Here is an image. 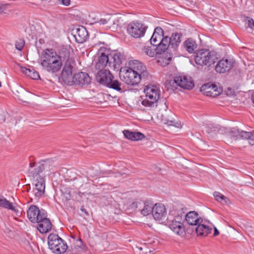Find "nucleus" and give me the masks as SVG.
<instances>
[{"instance_id":"obj_58","label":"nucleus","mask_w":254,"mask_h":254,"mask_svg":"<svg viewBox=\"0 0 254 254\" xmlns=\"http://www.w3.org/2000/svg\"><path fill=\"white\" fill-rule=\"evenodd\" d=\"M171 212H172V213L174 212V210L171 211Z\"/></svg>"},{"instance_id":"obj_6","label":"nucleus","mask_w":254,"mask_h":254,"mask_svg":"<svg viewBox=\"0 0 254 254\" xmlns=\"http://www.w3.org/2000/svg\"><path fill=\"white\" fill-rule=\"evenodd\" d=\"M48 240L49 248L54 253L63 254L67 249L66 243L57 234H50Z\"/></svg>"},{"instance_id":"obj_40","label":"nucleus","mask_w":254,"mask_h":254,"mask_svg":"<svg viewBox=\"0 0 254 254\" xmlns=\"http://www.w3.org/2000/svg\"><path fill=\"white\" fill-rule=\"evenodd\" d=\"M142 207V203L141 201H135L130 204L128 207V209L132 211L139 210Z\"/></svg>"},{"instance_id":"obj_7","label":"nucleus","mask_w":254,"mask_h":254,"mask_svg":"<svg viewBox=\"0 0 254 254\" xmlns=\"http://www.w3.org/2000/svg\"><path fill=\"white\" fill-rule=\"evenodd\" d=\"M75 62L73 58L64 64L61 73L62 81L66 85L72 86L74 85V74H72V70Z\"/></svg>"},{"instance_id":"obj_36","label":"nucleus","mask_w":254,"mask_h":254,"mask_svg":"<svg viewBox=\"0 0 254 254\" xmlns=\"http://www.w3.org/2000/svg\"><path fill=\"white\" fill-rule=\"evenodd\" d=\"M213 196L217 201L222 202L223 204H229L230 202V200L227 197L219 192H214Z\"/></svg>"},{"instance_id":"obj_8","label":"nucleus","mask_w":254,"mask_h":254,"mask_svg":"<svg viewBox=\"0 0 254 254\" xmlns=\"http://www.w3.org/2000/svg\"><path fill=\"white\" fill-rule=\"evenodd\" d=\"M146 27L141 22L133 21L127 26V32L129 35L135 38L143 36L145 32Z\"/></svg>"},{"instance_id":"obj_38","label":"nucleus","mask_w":254,"mask_h":254,"mask_svg":"<svg viewBox=\"0 0 254 254\" xmlns=\"http://www.w3.org/2000/svg\"><path fill=\"white\" fill-rule=\"evenodd\" d=\"M173 215H175L174 218L172 220H170L176 221L177 223H182L181 222L183 220V218L184 217H185V212L182 211H181L180 213L178 212L177 214H176L175 212H174Z\"/></svg>"},{"instance_id":"obj_17","label":"nucleus","mask_w":254,"mask_h":254,"mask_svg":"<svg viewBox=\"0 0 254 254\" xmlns=\"http://www.w3.org/2000/svg\"><path fill=\"white\" fill-rule=\"evenodd\" d=\"M110 58L109 63V67L111 69L116 70L120 68L122 64L123 56L120 53L116 52L114 53H109Z\"/></svg>"},{"instance_id":"obj_35","label":"nucleus","mask_w":254,"mask_h":254,"mask_svg":"<svg viewBox=\"0 0 254 254\" xmlns=\"http://www.w3.org/2000/svg\"><path fill=\"white\" fill-rule=\"evenodd\" d=\"M242 139L248 140L250 145H254V130L253 131H245L242 132Z\"/></svg>"},{"instance_id":"obj_13","label":"nucleus","mask_w":254,"mask_h":254,"mask_svg":"<svg viewBox=\"0 0 254 254\" xmlns=\"http://www.w3.org/2000/svg\"><path fill=\"white\" fill-rule=\"evenodd\" d=\"M166 215L167 211L164 205L161 203L154 204L152 215L156 220L163 222L166 219Z\"/></svg>"},{"instance_id":"obj_24","label":"nucleus","mask_w":254,"mask_h":254,"mask_svg":"<svg viewBox=\"0 0 254 254\" xmlns=\"http://www.w3.org/2000/svg\"><path fill=\"white\" fill-rule=\"evenodd\" d=\"M163 30L160 27H156L150 39V43L154 47H157L162 37L163 36Z\"/></svg>"},{"instance_id":"obj_22","label":"nucleus","mask_w":254,"mask_h":254,"mask_svg":"<svg viewBox=\"0 0 254 254\" xmlns=\"http://www.w3.org/2000/svg\"><path fill=\"white\" fill-rule=\"evenodd\" d=\"M232 67V63L227 59L220 60L215 66V70L219 73H224L229 71Z\"/></svg>"},{"instance_id":"obj_14","label":"nucleus","mask_w":254,"mask_h":254,"mask_svg":"<svg viewBox=\"0 0 254 254\" xmlns=\"http://www.w3.org/2000/svg\"><path fill=\"white\" fill-rule=\"evenodd\" d=\"M129 69L136 71L139 73H141L142 76L144 78H148L149 73L146 70L145 66L140 62L137 60H133L129 62Z\"/></svg>"},{"instance_id":"obj_27","label":"nucleus","mask_w":254,"mask_h":254,"mask_svg":"<svg viewBox=\"0 0 254 254\" xmlns=\"http://www.w3.org/2000/svg\"><path fill=\"white\" fill-rule=\"evenodd\" d=\"M195 228V232L197 235L201 236H207L212 231V228L204 224H198Z\"/></svg>"},{"instance_id":"obj_18","label":"nucleus","mask_w":254,"mask_h":254,"mask_svg":"<svg viewBox=\"0 0 254 254\" xmlns=\"http://www.w3.org/2000/svg\"><path fill=\"white\" fill-rule=\"evenodd\" d=\"M185 219L190 225L196 226L198 224L202 223V218L199 216L198 214L195 211H192L185 214Z\"/></svg>"},{"instance_id":"obj_56","label":"nucleus","mask_w":254,"mask_h":254,"mask_svg":"<svg viewBox=\"0 0 254 254\" xmlns=\"http://www.w3.org/2000/svg\"><path fill=\"white\" fill-rule=\"evenodd\" d=\"M81 250H83V251H84V252H85V249H83V248H81Z\"/></svg>"},{"instance_id":"obj_57","label":"nucleus","mask_w":254,"mask_h":254,"mask_svg":"<svg viewBox=\"0 0 254 254\" xmlns=\"http://www.w3.org/2000/svg\"><path fill=\"white\" fill-rule=\"evenodd\" d=\"M29 190H30V188L29 189H27V191H29Z\"/></svg>"},{"instance_id":"obj_54","label":"nucleus","mask_w":254,"mask_h":254,"mask_svg":"<svg viewBox=\"0 0 254 254\" xmlns=\"http://www.w3.org/2000/svg\"><path fill=\"white\" fill-rule=\"evenodd\" d=\"M81 250H83V251H84V252H85V249H83V248H81Z\"/></svg>"},{"instance_id":"obj_47","label":"nucleus","mask_w":254,"mask_h":254,"mask_svg":"<svg viewBox=\"0 0 254 254\" xmlns=\"http://www.w3.org/2000/svg\"><path fill=\"white\" fill-rule=\"evenodd\" d=\"M39 214H36V216H35V217H39L38 218V220L37 221V222H38V221H39L40 219H41V215H42V214H47V212L43 209H41V210L39 209V213H38Z\"/></svg>"},{"instance_id":"obj_28","label":"nucleus","mask_w":254,"mask_h":254,"mask_svg":"<svg viewBox=\"0 0 254 254\" xmlns=\"http://www.w3.org/2000/svg\"><path fill=\"white\" fill-rule=\"evenodd\" d=\"M242 132H244V131L240 130L238 128H225V131L227 136L236 139L239 138H242L241 134Z\"/></svg>"},{"instance_id":"obj_41","label":"nucleus","mask_w":254,"mask_h":254,"mask_svg":"<svg viewBox=\"0 0 254 254\" xmlns=\"http://www.w3.org/2000/svg\"><path fill=\"white\" fill-rule=\"evenodd\" d=\"M139 252V254H150L151 251L149 249L145 244L143 245L142 246H136Z\"/></svg>"},{"instance_id":"obj_20","label":"nucleus","mask_w":254,"mask_h":254,"mask_svg":"<svg viewBox=\"0 0 254 254\" xmlns=\"http://www.w3.org/2000/svg\"><path fill=\"white\" fill-rule=\"evenodd\" d=\"M42 172L43 170L39 163V162H38L37 163L35 162H31L29 164V169L28 172L30 174V176L32 177L33 179L42 177L40 175V173H42Z\"/></svg>"},{"instance_id":"obj_1","label":"nucleus","mask_w":254,"mask_h":254,"mask_svg":"<svg viewBox=\"0 0 254 254\" xmlns=\"http://www.w3.org/2000/svg\"><path fill=\"white\" fill-rule=\"evenodd\" d=\"M41 64L47 71L54 73L59 71L62 66L72 58L66 49L57 53L53 49H46L41 54Z\"/></svg>"},{"instance_id":"obj_53","label":"nucleus","mask_w":254,"mask_h":254,"mask_svg":"<svg viewBox=\"0 0 254 254\" xmlns=\"http://www.w3.org/2000/svg\"><path fill=\"white\" fill-rule=\"evenodd\" d=\"M252 100L254 103V92H253V94H252Z\"/></svg>"},{"instance_id":"obj_23","label":"nucleus","mask_w":254,"mask_h":254,"mask_svg":"<svg viewBox=\"0 0 254 254\" xmlns=\"http://www.w3.org/2000/svg\"><path fill=\"white\" fill-rule=\"evenodd\" d=\"M123 133L125 137L132 141H139L143 139L145 136L140 132L131 131L128 130H124Z\"/></svg>"},{"instance_id":"obj_51","label":"nucleus","mask_w":254,"mask_h":254,"mask_svg":"<svg viewBox=\"0 0 254 254\" xmlns=\"http://www.w3.org/2000/svg\"><path fill=\"white\" fill-rule=\"evenodd\" d=\"M219 234V231L216 228L214 227V234H213V236H216L217 235H218Z\"/></svg>"},{"instance_id":"obj_4","label":"nucleus","mask_w":254,"mask_h":254,"mask_svg":"<svg viewBox=\"0 0 254 254\" xmlns=\"http://www.w3.org/2000/svg\"><path fill=\"white\" fill-rule=\"evenodd\" d=\"M120 76L127 84L135 85L138 84L141 79H146L144 78L141 73L128 68V67H122L120 69Z\"/></svg>"},{"instance_id":"obj_9","label":"nucleus","mask_w":254,"mask_h":254,"mask_svg":"<svg viewBox=\"0 0 254 254\" xmlns=\"http://www.w3.org/2000/svg\"><path fill=\"white\" fill-rule=\"evenodd\" d=\"M98 58L95 67L98 69H103L106 67H109L110 58L109 57V50L105 47L100 48L97 53Z\"/></svg>"},{"instance_id":"obj_50","label":"nucleus","mask_w":254,"mask_h":254,"mask_svg":"<svg viewBox=\"0 0 254 254\" xmlns=\"http://www.w3.org/2000/svg\"><path fill=\"white\" fill-rule=\"evenodd\" d=\"M80 210L84 213L85 216H89V213L86 211L83 206L81 207Z\"/></svg>"},{"instance_id":"obj_5","label":"nucleus","mask_w":254,"mask_h":254,"mask_svg":"<svg viewBox=\"0 0 254 254\" xmlns=\"http://www.w3.org/2000/svg\"><path fill=\"white\" fill-rule=\"evenodd\" d=\"M217 60L216 55L208 50L202 49L198 51L195 56L196 64L200 66L209 67L214 64Z\"/></svg>"},{"instance_id":"obj_55","label":"nucleus","mask_w":254,"mask_h":254,"mask_svg":"<svg viewBox=\"0 0 254 254\" xmlns=\"http://www.w3.org/2000/svg\"><path fill=\"white\" fill-rule=\"evenodd\" d=\"M81 250H83V251H84V252H85V249H83V248H81Z\"/></svg>"},{"instance_id":"obj_43","label":"nucleus","mask_w":254,"mask_h":254,"mask_svg":"<svg viewBox=\"0 0 254 254\" xmlns=\"http://www.w3.org/2000/svg\"><path fill=\"white\" fill-rule=\"evenodd\" d=\"M25 45V41L22 39H19L15 42V48L18 51H22Z\"/></svg>"},{"instance_id":"obj_16","label":"nucleus","mask_w":254,"mask_h":254,"mask_svg":"<svg viewBox=\"0 0 254 254\" xmlns=\"http://www.w3.org/2000/svg\"><path fill=\"white\" fill-rule=\"evenodd\" d=\"M36 183L35 185V188L33 190L35 199L36 200L41 197L45 192V184L43 177L36 178L34 179Z\"/></svg>"},{"instance_id":"obj_34","label":"nucleus","mask_w":254,"mask_h":254,"mask_svg":"<svg viewBox=\"0 0 254 254\" xmlns=\"http://www.w3.org/2000/svg\"><path fill=\"white\" fill-rule=\"evenodd\" d=\"M182 35L180 33H175L172 35L171 37L169 38L171 43V48L176 49L178 45L181 43Z\"/></svg>"},{"instance_id":"obj_29","label":"nucleus","mask_w":254,"mask_h":254,"mask_svg":"<svg viewBox=\"0 0 254 254\" xmlns=\"http://www.w3.org/2000/svg\"><path fill=\"white\" fill-rule=\"evenodd\" d=\"M142 207L139 210L141 214L144 216H147L150 214L152 213L153 209H154V204L153 203L150 202L149 201H145V202H142Z\"/></svg>"},{"instance_id":"obj_12","label":"nucleus","mask_w":254,"mask_h":254,"mask_svg":"<svg viewBox=\"0 0 254 254\" xmlns=\"http://www.w3.org/2000/svg\"><path fill=\"white\" fill-rule=\"evenodd\" d=\"M41 219L37 223V228L41 233H46L51 230L52 223L49 218H47V214H42Z\"/></svg>"},{"instance_id":"obj_10","label":"nucleus","mask_w":254,"mask_h":254,"mask_svg":"<svg viewBox=\"0 0 254 254\" xmlns=\"http://www.w3.org/2000/svg\"><path fill=\"white\" fill-rule=\"evenodd\" d=\"M200 91L205 96L214 98L222 92V89L215 84L207 83L201 87Z\"/></svg>"},{"instance_id":"obj_32","label":"nucleus","mask_w":254,"mask_h":254,"mask_svg":"<svg viewBox=\"0 0 254 254\" xmlns=\"http://www.w3.org/2000/svg\"><path fill=\"white\" fill-rule=\"evenodd\" d=\"M0 207L6 208L9 210H13L15 212H18V210H16L12 204L7 200L5 198L0 195Z\"/></svg>"},{"instance_id":"obj_48","label":"nucleus","mask_w":254,"mask_h":254,"mask_svg":"<svg viewBox=\"0 0 254 254\" xmlns=\"http://www.w3.org/2000/svg\"><path fill=\"white\" fill-rule=\"evenodd\" d=\"M61 3L65 6H68L70 4V0H60Z\"/></svg>"},{"instance_id":"obj_46","label":"nucleus","mask_w":254,"mask_h":254,"mask_svg":"<svg viewBox=\"0 0 254 254\" xmlns=\"http://www.w3.org/2000/svg\"><path fill=\"white\" fill-rule=\"evenodd\" d=\"M109 20V16H107L106 17L101 18L97 23H99L100 25H104L107 23Z\"/></svg>"},{"instance_id":"obj_49","label":"nucleus","mask_w":254,"mask_h":254,"mask_svg":"<svg viewBox=\"0 0 254 254\" xmlns=\"http://www.w3.org/2000/svg\"><path fill=\"white\" fill-rule=\"evenodd\" d=\"M5 113L3 112H1L0 113V122H4L5 121V117H4Z\"/></svg>"},{"instance_id":"obj_30","label":"nucleus","mask_w":254,"mask_h":254,"mask_svg":"<svg viewBox=\"0 0 254 254\" xmlns=\"http://www.w3.org/2000/svg\"><path fill=\"white\" fill-rule=\"evenodd\" d=\"M21 72L31 78L37 80L40 78L39 73L34 69H30L25 67L21 68Z\"/></svg>"},{"instance_id":"obj_45","label":"nucleus","mask_w":254,"mask_h":254,"mask_svg":"<svg viewBox=\"0 0 254 254\" xmlns=\"http://www.w3.org/2000/svg\"><path fill=\"white\" fill-rule=\"evenodd\" d=\"M246 21L248 24V26L254 30V20L253 19L249 17H247L246 19Z\"/></svg>"},{"instance_id":"obj_44","label":"nucleus","mask_w":254,"mask_h":254,"mask_svg":"<svg viewBox=\"0 0 254 254\" xmlns=\"http://www.w3.org/2000/svg\"><path fill=\"white\" fill-rule=\"evenodd\" d=\"M165 125L168 126H174L175 127H182L184 125L183 124H182L180 122H175L174 121L171 120H167L166 122H165Z\"/></svg>"},{"instance_id":"obj_37","label":"nucleus","mask_w":254,"mask_h":254,"mask_svg":"<svg viewBox=\"0 0 254 254\" xmlns=\"http://www.w3.org/2000/svg\"><path fill=\"white\" fill-rule=\"evenodd\" d=\"M143 51L150 57H154L156 54H158L157 53L156 47L153 49L151 47L145 46L143 48Z\"/></svg>"},{"instance_id":"obj_15","label":"nucleus","mask_w":254,"mask_h":254,"mask_svg":"<svg viewBox=\"0 0 254 254\" xmlns=\"http://www.w3.org/2000/svg\"><path fill=\"white\" fill-rule=\"evenodd\" d=\"M91 78L88 73L79 72L74 74V85H88L91 82Z\"/></svg>"},{"instance_id":"obj_25","label":"nucleus","mask_w":254,"mask_h":254,"mask_svg":"<svg viewBox=\"0 0 254 254\" xmlns=\"http://www.w3.org/2000/svg\"><path fill=\"white\" fill-rule=\"evenodd\" d=\"M169 48H171V43L169 37L168 36H163L157 47H156L157 53H158V54H160L164 52Z\"/></svg>"},{"instance_id":"obj_33","label":"nucleus","mask_w":254,"mask_h":254,"mask_svg":"<svg viewBox=\"0 0 254 254\" xmlns=\"http://www.w3.org/2000/svg\"><path fill=\"white\" fill-rule=\"evenodd\" d=\"M184 46L189 53H192L197 48V45L194 40L189 38L184 42Z\"/></svg>"},{"instance_id":"obj_19","label":"nucleus","mask_w":254,"mask_h":254,"mask_svg":"<svg viewBox=\"0 0 254 254\" xmlns=\"http://www.w3.org/2000/svg\"><path fill=\"white\" fill-rule=\"evenodd\" d=\"M88 33L86 29L84 26H80L76 29L74 37L77 42L83 43L88 38Z\"/></svg>"},{"instance_id":"obj_26","label":"nucleus","mask_w":254,"mask_h":254,"mask_svg":"<svg viewBox=\"0 0 254 254\" xmlns=\"http://www.w3.org/2000/svg\"><path fill=\"white\" fill-rule=\"evenodd\" d=\"M39 213V208L36 205H31L27 211V215L29 220L32 223H36L38 220V217H35L36 214Z\"/></svg>"},{"instance_id":"obj_2","label":"nucleus","mask_w":254,"mask_h":254,"mask_svg":"<svg viewBox=\"0 0 254 254\" xmlns=\"http://www.w3.org/2000/svg\"><path fill=\"white\" fill-rule=\"evenodd\" d=\"M144 92L145 97L141 101L142 105L146 107H156L160 96V89L155 85H148L145 86Z\"/></svg>"},{"instance_id":"obj_52","label":"nucleus","mask_w":254,"mask_h":254,"mask_svg":"<svg viewBox=\"0 0 254 254\" xmlns=\"http://www.w3.org/2000/svg\"><path fill=\"white\" fill-rule=\"evenodd\" d=\"M78 242H79L80 244L78 245L77 246H78L80 248V246L82 244V241L80 239H79L78 241Z\"/></svg>"},{"instance_id":"obj_31","label":"nucleus","mask_w":254,"mask_h":254,"mask_svg":"<svg viewBox=\"0 0 254 254\" xmlns=\"http://www.w3.org/2000/svg\"><path fill=\"white\" fill-rule=\"evenodd\" d=\"M42 169L43 171H50L55 166V163L52 159L41 160L39 161Z\"/></svg>"},{"instance_id":"obj_39","label":"nucleus","mask_w":254,"mask_h":254,"mask_svg":"<svg viewBox=\"0 0 254 254\" xmlns=\"http://www.w3.org/2000/svg\"><path fill=\"white\" fill-rule=\"evenodd\" d=\"M10 5L0 3V13L8 14L11 12Z\"/></svg>"},{"instance_id":"obj_21","label":"nucleus","mask_w":254,"mask_h":254,"mask_svg":"<svg viewBox=\"0 0 254 254\" xmlns=\"http://www.w3.org/2000/svg\"><path fill=\"white\" fill-rule=\"evenodd\" d=\"M169 227L176 234L182 236L185 233V227L183 223H177L176 221H171L169 219Z\"/></svg>"},{"instance_id":"obj_11","label":"nucleus","mask_w":254,"mask_h":254,"mask_svg":"<svg viewBox=\"0 0 254 254\" xmlns=\"http://www.w3.org/2000/svg\"><path fill=\"white\" fill-rule=\"evenodd\" d=\"M173 83L186 89H191L194 86L193 82L191 77L184 75L175 76L173 80Z\"/></svg>"},{"instance_id":"obj_3","label":"nucleus","mask_w":254,"mask_h":254,"mask_svg":"<svg viewBox=\"0 0 254 254\" xmlns=\"http://www.w3.org/2000/svg\"><path fill=\"white\" fill-rule=\"evenodd\" d=\"M99 70L96 75L97 82L118 91H122L121 83L118 80H113L114 76L109 69Z\"/></svg>"},{"instance_id":"obj_42","label":"nucleus","mask_w":254,"mask_h":254,"mask_svg":"<svg viewBox=\"0 0 254 254\" xmlns=\"http://www.w3.org/2000/svg\"><path fill=\"white\" fill-rule=\"evenodd\" d=\"M111 96L107 94L100 93L98 94V98L100 102H106L110 100Z\"/></svg>"}]
</instances>
